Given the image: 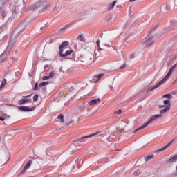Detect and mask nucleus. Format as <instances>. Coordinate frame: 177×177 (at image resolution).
Masks as SVG:
<instances>
[{
    "label": "nucleus",
    "mask_w": 177,
    "mask_h": 177,
    "mask_svg": "<svg viewBox=\"0 0 177 177\" xmlns=\"http://www.w3.org/2000/svg\"><path fill=\"white\" fill-rule=\"evenodd\" d=\"M49 79H50V77H49V75H48V76H44V77H43L44 81H46V80H49Z\"/></svg>",
    "instance_id": "nucleus-32"
},
{
    "label": "nucleus",
    "mask_w": 177,
    "mask_h": 177,
    "mask_svg": "<svg viewBox=\"0 0 177 177\" xmlns=\"http://www.w3.org/2000/svg\"><path fill=\"white\" fill-rule=\"evenodd\" d=\"M177 161V154L174 155L173 157L167 160L168 164H171V162H176Z\"/></svg>",
    "instance_id": "nucleus-15"
},
{
    "label": "nucleus",
    "mask_w": 177,
    "mask_h": 177,
    "mask_svg": "<svg viewBox=\"0 0 177 177\" xmlns=\"http://www.w3.org/2000/svg\"><path fill=\"white\" fill-rule=\"evenodd\" d=\"M154 44V40L153 39V36L149 37L147 40L143 43V46L145 48H147L149 46H151Z\"/></svg>",
    "instance_id": "nucleus-7"
},
{
    "label": "nucleus",
    "mask_w": 177,
    "mask_h": 177,
    "mask_svg": "<svg viewBox=\"0 0 177 177\" xmlns=\"http://www.w3.org/2000/svg\"><path fill=\"white\" fill-rule=\"evenodd\" d=\"M176 68V64H174L171 68H170L167 75L165 76L154 87H153L151 89V91H154V89H157V88H158L159 86H161V85H162V84H164V82H165L167 81V80H168V78H169V77H171V74H172V73H174V71H175Z\"/></svg>",
    "instance_id": "nucleus-2"
},
{
    "label": "nucleus",
    "mask_w": 177,
    "mask_h": 177,
    "mask_svg": "<svg viewBox=\"0 0 177 177\" xmlns=\"http://www.w3.org/2000/svg\"><path fill=\"white\" fill-rule=\"evenodd\" d=\"M77 41H80V42H84L85 44V38L83 35H79L77 37Z\"/></svg>",
    "instance_id": "nucleus-17"
},
{
    "label": "nucleus",
    "mask_w": 177,
    "mask_h": 177,
    "mask_svg": "<svg viewBox=\"0 0 177 177\" xmlns=\"http://www.w3.org/2000/svg\"><path fill=\"white\" fill-rule=\"evenodd\" d=\"M92 57H93L92 56V54H91V55H88V59H89V60H92Z\"/></svg>",
    "instance_id": "nucleus-36"
},
{
    "label": "nucleus",
    "mask_w": 177,
    "mask_h": 177,
    "mask_svg": "<svg viewBox=\"0 0 177 177\" xmlns=\"http://www.w3.org/2000/svg\"><path fill=\"white\" fill-rule=\"evenodd\" d=\"M129 57H130V59H134V57H135V53H131V54H130Z\"/></svg>",
    "instance_id": "nucleus-33"
},
{
    "label": "nucleus",
    "mask_w": 177,
    "mask_h": 177,
    "mask_svg": "<svg viewBox=\"0 0 177 177\" xmlns=\"http://www.w3.org/2000/svg\"><path fill=\"white\" fill-rule=\"evenodd\" d=\"M115 3H117V1H114L111 3H109L107 6V10L110 11L113 9L114 6H115Z\"/></svg>",
    "instance_id": "nucleus-16"
},
{
    "label": "nucleus",
    "mask_w": 177,
    "mask_h": 177,
    "mask_svg": "<svg viewBox=\"0 0 177 177\" xmlns=\"http://www.w3.org/2000/svg\"><path fill=\"white\" fill-rule=\"evenodd\" d=\"M73 122H74V121L71 120V122L66 123L67 127H68V125H70V124H73Z\"/></svg>",
    "instance_id": "nucleus-37"
},
{
    "label": "nucleus",
    "mask_w": 177,
    "mask_h": 177,
    "mask_svg": "<svg viewBox=\"0 0 177 177\" xmlns=\"http://www.w3.org/2000/svg\"><path fill=\"white\" fill-rule=\"evenodd\" d=\"M0 63H3V60H1V61L0 62Z\"/></svg>",
    "instance_id": "nucleus-46"
},
{
    "label": "nucleus",
    "mask_w": 177,
    "mask_h": 177,
    "mask_svg": "<svg viewBox=\"0 0 177 177\" xmlns=\"http://www.w3.org/2000/svg\"><path fill=\"white\" fill-rule=\"evenodd\" d=\"M46 7L44 8V10L46 9V8H48L49 6V4H46Z\"/></svg>",
    "instance_id": "nucleus-44"
},
{
    "label": "nucleus",
    "mask_w": 177,
    "mask_h": 177,
    "mask_svg": "<svg viewBox=\"0 0 177 177\" xmlns=\"http://www.w3.org/2000/svg\"><path fill=\"white\" fill-rule=\"evenodd\" d=\"M97 48H98V52L103 50V48H100V46H97Z\"/></svg>",
    "instance_id": "nucleus-35"
},
{
    "label": "nucleus",
    "mask_w": 177,
    "mask_h": 177,
    "mask_svg": "<svg viewBox=\"0 0 177 177\" xmlns=\"http://www.w3.org/2000/svg\"><path fill=\"white\" fill-rule=\"evenodd\" d=\"M18 109H19V111H22V113H30L35 110V106H32L31 108L28 106H19Z\"/></svg>",
    "instance_id": "nucleus-6"
},
{
    "label": "nucleus",
    "mask_w": 177,
    "mask_h": 177,
    "mask_svg": "<svg viewBox=\"0 0 177 177\" xmlns=\"http://www.w3.org/2000/svg\"><path fill=\"white\" fill-rule=\"evenodd\" d=\"M73 53V50H68L65 52L64 54L63 53H59L60 57H66V56H68L69 55H71Z\"/></svg>",
    "instance_id": "nucleus-13"
},
{
    "label": "nucleus",
    "mask_w": 177,
    "mask_h": 177,
    "mask_svg": "<svg viewBox=\"0 0 177 177\" xmlns=\"http://www.w3.org/2000/svg\"><path fill=\"white\" fill-rule=\"evenodd\" d=\"M70 43L68 41H64L61 46H59V53H63V50L66 49V47L68 46Z\"/></svg>",
    "instance_id": "nucleus-10"
},
{
    "label": "nucleus",
    "mask_w": 177,
    "mask_h": 177,
    "mask_svg": "<svg viewBox=\"0 0 177 177\" xmlns=\"http://www.w3.org/2000/svg\"><path fill=\"white\" fill-rule=\"evenodd\" d=\"M142 171L140 170H136L134 173L133 175L134 176H138V175H140Z\"/></svg>",
    "instance_id": "nucleus-24"
},
{
    "label": "nucleus",
    "mask_w": 177,
    "mask_h": 177,
    "mask_svg": "<svg viewBox=\"0 0 177 177\" xmlns=\"http://www.w3.org/2000/svg\"><path fill=\"white\" fill-rule=\"evenodd\" d=\"M24 30H26V24H21L16 28L15 31L21 34Z\"/></svg>",
    "instance_id": "nucleus-9"
},
{
    "label": "nucleus",
    "mask_w": 177,
    "mask_h": 177,
    "mask_svg": "<svg viewBox=\"0 0 177 177\" xmlns=\"http://www.w3.org/2000/svg\"><path fill=\"white\" fill-rule=\"evenodd\" d=\"M151 31H154V28H152L151 29Z\"/></svg>",
    "instance_id": "nucleus-45"
},
{
    "label": "nucleus",
    "mask_w": 177,
    "mask_h": 177,
    "mask_svg": "<svg viewBox=\"0 0 177 177\" xmlns=\"http://www.w3.org/2000/svg\"><path fill=\"white\" fill-rule=\"evenodd\" d=\"M99 102H100V98L94 99L88 102V105L89 106H95V104H97V103H99Z\"/></svg>",
    "instance_id": "nucleus-14"
},
{
    "label": "nucleus",
    "mask_w": 177,
    "mask_h": 177,
    "mask_svg": "<svg viewBox=\"0 0 177 177\" xmlns=\"http://www.w3.org/2000/svg\"><path fill=\"white\" fill-rule=\"evenodd\" d=\"M112 19H113V16H111V15H107L105 17L106 21H110V20H111Z\"/></svg>",
    "instance_id": "nucleus-23"
},
{
    "label": "nucleus",
    "mask_w": 177,
    "mask_h": 177,
    "mask_svg": "<svg viewBox=\"0 0 177 177\" xmlns=\"http://www.w3.org/2000/svg\"><path fill=\"white\" fill-rule=\"evenodd\" d=\"M163 103H164V105L159 106V109H163V107H165V109L160 110V114L154 115L151 116L147 122H145L139 128L136 129L133 132V133H136V132H138V131H140V129H143L146 128V127H147V125H149V124H151V122H153V121H154L155 120H157V118H160V117H161L162 114H165V113H167V111H169V109H171V101H169L168 100H165L163 101Z\"/></svg>",
    "instance_id": "nucleus-1"
},
{
    "label": "nucleus",
    "mask_w": 177,
    "mask_h": 177,
    "mask_svg": "<svg viewBox=\"0 0 177 177\" xmlns=\"http://www.w3.org/2000/svg\"><path fill=\"white\" fill-rule=\"evenodd\" d=\"M37 100H38V95H35L33 97V102H37Z\"/></svg>",
    "instance_id": "nucleus-29"
},
{
    "label": "nucleus",
    "mask_w": 177,
    "mask_h": 177,
    "mask_svg": "<svg viewBox=\"0 0 177 177\" xmlns=\"http://www.w3.org/2000/svg\"><path fill=\"white\" fill-rule=\"evenodd\" d=\"M58 120H61L62 122H64V116L62 114L59 115L57 117Z\"/></svg>",
    "instance_id": "nucleus-22"
},
{
    "label": "nucleus",
    "mask_w": 177,
    "mask_h": 177,
    "mask_svg": "<svg viewBox=\"0 0 177 177\" xmlns=\"http://www.w3.org/2000/svg\"><path fill=\"white\" fill-rule=\"evenodd\" d=\"M44 70H45V71H48V70H49V65L48 64L45 65Z\"/></svg>",
    "instance_id": "nucleus-30"
},
{
    "label": "nucleus",
    "mask_w": 177,
    "mask_h": 177,
    "mask_svg": "<svg viewBox=\"0 0 177 177\" xmlns=\"http://www.w3.org/2000/svg\"><path fill=\"white\" fill-rule=\"evenodd\" d=\"M64 30H66V28H62V29H59V31H63Z\"/></svg>",
    "instance_id": "nucleus-41"
},
{
    "label": "nucleus",
    "mask_w": 177,
    "mask_h": 177,
    "mask_svg": "<svg viewBox=\"0 0 177 177\" xmlns=\"http://www.w3.org/2000/svg\"><path fill=\"white\" fill-rule=\"evenodd\" d=\"M122 111L121 110V109H119V110H118V111H116L115 112V114H122Z\"/></svg>",
    "instance_id": "nucleus-27"
},
{
    "label": "nucleus",
    "mask_w": 177,
    "mask_h": 177,
    "mask_svg": "<svg viewBox=\"0 0 177 177\" xmlns=\"http://www.w3.org/2000/svg\"><path fill=\"white\" fill-rule=\"evenodd\" d=\"M54 75H55V72L52 71V72H50V73H49L48 77H49L50 78H53Z\"/></svg>",
    "instance_id": "nucleus-26"
},
{
    "label": "nucleus",
    "mask_w": 177,
    "mask_h": 177,
    "mask_svg": "<svg viewBox=\"0 0 177 177\" xmlns=\"http://www.w3.org/2000/svg\"><path fill=\"white\" fill-rule=\"evenodd\" d=\"M5 85H6V79L3 80L0 86V89L3 88V86H5Z\"/></svg>",
    "instance_id": "nucleus-21"
},
{
    "label": "nucleus",
    "mask_w": 177,
    "mask_h": 177,
    "mask_svg": "<svg viewBox=\"0 0 177 177\" xmlns=\"http://www.w3.org/2000/svg\"><path fill=\"white\" fill-rule=\"evenodd\" d=\"M39 88H38V83H36L34 87V91H38Z\"/></svg>",
    "instance_id": "nucleus-28"
},
{
    "label": "nucleus",
    "mask_w": 177,
    "mask_h": 177,
    "mask_svg": "<svg viewBox=\"0 0 177 177\" xmlns=\"http://www.w3.org/2000/svg\"><path fill=\"white\" fill-rule=\"evenodd\" d=\"M136 0H129V2H135Z\"/></svg>",
    "instance_id": "nucleus-43"
},
{
    "label": "nucleus",
    "mask_w": 177,
    "mask_h": 177,
    "mask_svg": "<svg viewBox=\"0 0 177 177\" xmlns=\"http://www.w3.org/2000/svg\"><path fill=\"white\" fill-rule=\"evenodd\" d=\"M13 37L10 36L8 45L6 48L5 51L2 53V56H5V55H9V53H10V51L13 48Z\"/></svg>",
    "instance_id": "nucleus-4"
},
{
    "label": "nucleus",
    "mask_w": 177,
    "mask_h": 177,
    "mask_svg": "<svg viewBox=\"0 0 177 177\" xmlns=\"http://www.w3.org/2000/svg\"><path fill=\"white\" fill-rule=\"evenodd\" d=\"M94 53H95V57L96 58L100 57V56H101L100 51H97V52L95 51Z\"/></svg>",
    "instance_id": "nucleus-25"
},
{
    "label": "nucleus",
    "mask_w": 177,
    "mask_h": 177,
    "mask_svg": "<svg viewBox=\"0 0 177 177\" xmlns=\"http://www.w3.org/2000/svg\"><path fill=\"white\" fill-rule=\"evenodd\" d=\"M174 140H177V136L174 137V139L171 141H170L168 144H167L165 146H164L163 147L158 149L156 151V153H160V151H164L165 150H167V149H168V147H170L171 144L174 143Z\"/></svg>",
    "instance_id": "nucleus-8"
},
{
    "label": "nucleus",
    "mask_w": 177,
    "mask_h": 177,
    "mask_svg": "<svg viewBox=\"0 0 177 177\" xmlns=\"http://www.w3.org/2000/svg\"><path fill=\"white\" fill-rule=\"evenodd\" d=\"M49 84V82H41L39 84V86L41 88L42 86H46V85H48Z\"/></svg>",
    "instance_id": "nucleus-19"
},
{
    "label": "nucleus",
    "mask_w": 177,
    "mask_h": 177,
    "mask_svg": "<svg viewBox=\"0 0 177 177\" xmlns=\"http://www.w3.org/2000/svg\"><path fill=\"white\" fill-rule=\"evenodd\" d=\"M100 133V131L95 132L93 134H90L88 136L80 137L72 142V143H75V142H79L80 143H82L85 142V139H89V138H93V136H96V135H99Z\"/></svg>",
    "instance_id": "nucleus-3"
},
{
    "label": "nucleus",
    "mask_w": 177,
    "mask_h": 177,
    "mask_svg": "<svg viewBox=\"0 0 177 177\" xmlns=\"http://www.w3.org/2000/svg\"><path fill=\"white\" fill-rule=\"evenodd\" d=\"M48 26H49V25L48 24H46L44 27H41V30H45V28H46L48 27Z\"/></svg>",
    "instance_id": "nucleus-34"
},
{
    "label": "nucleus",
    "mask_w": 177,
    "mask_h": 177,
    "mask_svg": "<svg viewBox=\"0 0 177 177\" xmlns=\"http://www.w3.org/2000/svg\"><path fill=\"white\" fill-rule=\"evenodd\" d=\"M30 96H32V95L30 94V95H27V96H24L23 97L24 98L18 100L17 104L19 106H21V104H26V103H32V99L28 98V97H30Z\"/></svg>",
    "instance_id": "nucleus-5"
},
{
    "label": "nucleus",
    "mask_w": 177,
    "mask_h": 177,
    "mask_svg": "<svg viewBox=\"0 0 177 177\" xmlns=\"http://www.w3.org/2000/svg\"><path fill=\"white\" fill-rule=\"evenodd\" d=\"M167 9H168L169 10V9H171V8H169V5H167Z\"/></svg>",
    "instance_id": "nucleus-42"
},
{
    "label": "nucleus",
    "mask_w": 177,
    "mask_h": 177,
    "mask_svg": "<svg viewBox=\"0 0 177 177\" xmlns=\"http://www.w3.org/2000/svg\"><path fill=\"white\" fill-rule=\"evenodd\" d=\"M153 157H154V155L151 154L147 156V157H145V161H149V160H151L153 158Z\"/></svg>",
    "instance_id": "nucleus-20"
},
{
    "label": "nucleus",
    "mask_w": 177,
    "mask_h": 177,
    "mask_svg": "<svg viewBox=\"0 0 177 177\" xmlns=\"http://www.w3.org/2000/svg\"><path fill=\"white\" fill-rule=\"evenodd\" d=\"M127 68V64H124L120 66V70H124V68Z\"/></svg>",
    "instance_id": "nucleus-31"
},
{
    "label": "nucleus",
    "mask_w": 177,
    "mask_h": 177,
    "mask_svg": "<svg viewBox=\"0 0 177 177\" xmlns=\"http://www.w3.org/2000/svg\"><path fill=\"white\" fill-rule=\"evenodd\" d=\"M0 121H5V118L0 116Z\"/></svg>",
    "instance_id": "nucleus-38"
},
{
    "label": "nucleus",
    "mask_w": 177,
    "mask_h": 177,
    "mask_svg": "<svg viewBox=\"0 0 177 177\" xmlns=\"http://www.w3.org/2000/svg\"><path fill=\"white\" fill-rule=\"evenodd\" d=\"M103 75H104V74H103V73L98 74V75H95L93 77V82H97V81H99V80H100L101 77H103Z\"/></svg>",
    "instance_id": "nucleus-12"
},
{
    "label": "nucleus",
    "mask_w": 177,
    "mask_h": 177,
    "mask_svg": "<svg viewBox=\"0 0 177 177\" xmlns=\"http://www.w3.org/2000/svg\"><path fill=\"white\" fill-rule=\"evenodd\" d=\"M112 135H113V138H114L117 135V133L114 131L112 133Z\"/></svg>",
    "instance_id": "nucleus-39"
},
{
    "label": "nucleus",
    "mask_w": 177,
    "mask_h": 177,
    "mask_svg": "<svg viewBox=\"0 0 177 177\" xmlns=\"http://www.w3.org/2000/svg\"><path fill=\"white\" fill-rule=\"evenodd\" d=\"M162 97L166 99H172V95L171 93H168V94L164 95Z\"/></svg>",
    "instance_id": "nucleus-18"
},
{
    "label": "nucleus",
    "mask_w": 177,
    "mask_h": 177,
    "mask_svg": "<svg viewBox=\"0 0 177 177\" xmlns=\"http://www.w3.org/2000/svg\"><path fill=\"white\" fill-rule=\"evenodd\" d=\"M31 164H32V160H28L24 169L21 171V174H24V172H26V171H27L30 168Z\"/></svg>",
    "instance_id": "nucleus-11"
},
{
    "label": "nucleus",
    "mask_w": 177,
    "mask_h": 177,
    "mask_svg": "<svg viewBox=\"0 0 177 177\" xmlns=\"http://www.w3.org/2000/svg\"><path fill=\"white\" fill-rule=\"evenodd\" d=\"M100 41H99V40H97V46H100Z\"/></svg>",
    "instance_id": "nucleus-40"
}]
</instances>
